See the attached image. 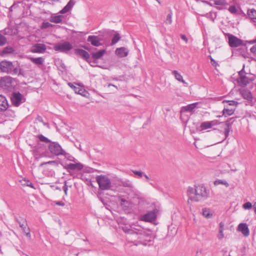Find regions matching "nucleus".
Instances as JSON below:
<instances>
[{"instance_id": "nucleus-40", "label": "nucleus", "mask_w": 256, "mask_h": 256, "mask_svg": "<svg viewBox=\"0 0 256 256\" xmlns=\"http://www.w3.org/2000/svg\"><path fill=\"white\" fill-rule=\"evenodd\" d=\"M6 42V38L5 36L0 34V46L5 44Z\"/></svg>"}, {"instance_id": "nucleus-28", "label": "nucleus", "mask_w": 256, "mask_h": 256, "mask_svg": "<svg viewBox=\"0 0 256 256\" xmlns=\"http://www.w3.org/2000/svg\"><path fill=\"white\" fill-rule=\"evenodd\" d=\"M30 60L32 62L36 65H42L44 61V59L42 57L30 58Z\"/></svg>"}, {"instance_id": "nucleus-14", "label": "nucleus", "mask_w": 256, "mask_h": 256, "mask_svg": "<svg viewBox=\"0 0 256 256\" xmlns=\"http://www.w3.org/2000/svg\"><path fill=\"white\" fill-rule=\"evenodd\" d=\"M74 52L76 56L82 58L88 62H89L88 60L90 58V55L86 51L82 49L76 48Z\"/></svg>"}, {"instance_id": "nucleus-54", "label": "nucleus", "mask_w": 256, "mask_h": 256, "mask_svg": "<svg viewBox=\"0 0 256 256\" xmlns=\"http://www.w3.org/2000/svg\"><path fill=\"white\" fill-rule=\"evenodd\" d=\"M180 37H181V38H182L183 40H184L186 42H188V38H186V36L185 35H184V34H182V35L180 36Z\"/></svg>"}, {"instance_id": "nucleus-46", "label": "nucleus", "mask_w": 256, "mask_h": 256, "mask_svg": "<svg viewBox=\"0 0 256 256\" xmlns=\"http://www.w3.org/2000/svg\"><path fill=\"white\" fill-rule=\"evenodd\" d=\"M224 230H219V234L218 235V238L220 240H222V238H224Z\"/></svg>"}, {"instance_id": "nucleus-21", "label": "nucleus", "mask_w": 256, "mask_h": 256, "mask_svg": "<svg viewBox=\"0 0 256 256\" xmlns=\"http://www.w3.org/2000/svg\"><path fill=\"white\" fill-rule=\"evenodd\" d=\"M197 104L198 103L195 102L188 104L185 106H182L181 108L180 113L182 114L185 112H192L194 108L196 107Z\"/></svg>"}, {"instance_id": "nucleus-17", "label": "nucleus", "mask_w": 256, "mask_h": 256, "mask_svg": "<svg viewBox=\"0 0 256 256\" xmlns=\"http://www.w3.org/2000/svg\"><path fill=\"white\" fill-rule=\"evenodd\" d=\"M87 41L95 46H98L102 45V44L100 42V38L98 36H89Z\"/></svg>"}, {"instance_id": "nucleus-24", "label": "nucleus", "mask_w": 256, "mask_h": 256, "mask_svg": "<svg viewBox=\"0 0 256 256\" xmlns=\"http://www.w3.org/2000/svg\"><path fill=\"white\" fill-rule=\"evenodd\" d=\"M16 221L18 223L20 226L22 228V231H25L28 228H27L26 220L24 218L20 217L19 218H16Z\"/></svg>"}, {"instance_id": "nucleus-9", "label": "nucleus", "mask_w": 256, "mask_h": 256, "mask_svg": "<svg viewBox=\"0 0 256 256\" xmlns=\"http://www.w3.org/2000/svg\"><path fill=\"white\" fill-rule=\"evenodd\" d=\"M11 100L14 106H18L24 102L25 100L22 98V96L20 92H17L13 93L11 97Z\"/></svg>"}, {"instance_id": "nucleus-29", "label": "nucleus", "mask_w": 256, "mask_h": 256, "mask_svg": "<svg viewBox=\"0 0 256 256\" xmlns=\"http://www.w3.org/2000/svg\"><path fill=\"white\" fill-rule=\"evenodd\" d=\"M68 85L74 90L76 94L82 95L83 92H84V88L76 87L71 82H68Z\"/></svg>"}, {"instance_id": "nucleus-55", "label": "nucleus", "mask_w": 256, "mask_h": 256, "mask_svg": "<svg viewBox=\"0 0 256 256\" xmlns=\"http://www.w3.org/2000/svg\"><path fill=\"white\" fill-rule=\"evenodd\" d=\"M220 230H224V224L223 222H220L219 224Z\"/></svg>"}, {"instance_id": "nucleus-12", "label": "nucleus", "mask_w": 256, "mask_h": 256, "mask_svg": "<svg viewBox=\"0 0 256 256\" xmlns=\"http://www.w3.org/2000/svg\"><path fill=\"white\" fill-rule=\"evenodd\" d=\"M46 49V46L44 44H36L31 48L30 52L32 53L43 54Z\"/></svg>"}, {"instance_id": "nucleus-63", "label": "nucleus", "mask_w": 256, "mask_h": 256, "mask_svg": "<svg viewBox=\"0 0 256 256\" xmlns=\"http://www.w3.org/2000/svg\"><path fill=\"white\" fill-rule=\"evenodd\" d=\"M62 68H65V66H64V64H62Z\"/></svg>"}, {"instance_id": "nucleus-41", "label": "nucleus", "mask_w": 256, "mask_h": 256, "mask_svg": "<svg viewBox=\"0 0 256 256\" xmlns=\"http://www.w3.org/2000/svg\"><path fill=\"white\" fill-rule=\"evenodd\" d=\"M228 10L231 14H234L237 12V10L234 6H231L228 8Z\"/></svg>"}, {"instance_id": "nucleus-26", "label": "nucleus", "mask_w": 256, "mask_h": 256, "mask_svg": "<svg viewBox=\"0 0 256 256\" xmlns=\"http://www.w3.org/2000/svg\"><path fill=\"white\" fill-rule=\"evenodd\" d=\"M106 52L105 50H100L96 52H94L92 54V58L94 60H98L102 57Z\"/></svg>"}, {"instance_id": "nucleus-20", "label": "nucleus", "mask_w": 256, "mask_h": 256, "mask_svg": "<svg viewBox=\"0 0 256 256\" xmlns=\"http://www.w3.org/2000/svg\"><path fill=\"white\" fill-rule=\"evenodd\" d=\"M128 50L124 47L117 48L116 50V54L119 57L123 58L128 56Z\"/></svg>"}, {"instance_id": "nucleus-60", "label": "nucleus", "mask_w": 256, "mask_h": 256, "mask_svg": "<svg viewBox=\"0 0 256 256\" xmlns=\"http://www.w3.org/2000/svg\"><path fill=\"white\" fill-rule=\"evenodd\" d=\"M250 44H255L256 43V38L255 40H251L250 42Z\"/></svg>"}, {"instance_id": "nucleus-5", "label": "nucleus", "mask_w": 256, "mask_h": 256, "mask_svg": "<svg viewBox=\"0 0 256 256\" xmlns=\"http://www.w3.org/2000/svg\"><path fill=\"white\" fill-rule=\"evenodd\" d=\"M96 178L100 190H106L111 189L112 187V182L107 176L101 174L97 176Z\"/></svg>"}, {"instance_id": "nucleus-58", "label": "nucleus", "mask_w": 256, "mask_h": 256, "mask_svg": "<svg viewBox=\"0 0 256 256\" xmlns=\"http://www.w3.org/2000/svg\"><path fill=\"white\" fill-rule=\"evenodd\" d=\"M143 176H144V178H146V180L147 181L149 180H150L149 177L146 174L144 173V175H143Z\"/></svg>"}, {"instance_id": "nucleus-3", "label": "nucleus", "mask_w": 256, "mask_h": 256, "mask_svg": "<svg viewBox=\"0 0 256 256\" xmlns=\"http://www.w3.org/2000/svg\"><path fill=\"white\" fill-rule=\"evenodd\" d=\"M224 104V108L222 110V116L226 117L232 116L234 112L238 102L236 100H223Z\"/></svg>"}, {"instance_id": "nucleus-36", "label": "nucleus", "mask_w": 256, "mask_h": 256, "mask_svg": "<svg viewBox=\"0 0 256 256\" xmlns=\"http://www.w3.org/2000/svg\"><path fill=\"white\" fill-rule=\"evenodd\" d=\"M202 215L206 218H210L212 216V214L210 213L209 209H203Z\"/></svg>"}, {"instance_id": "nucleus-22", "label": "nucleus", "mask_w": 256, "mask_h": 256, "mask_svg": "<svg viewBox=\"0 0 256 256\" xmlns=\"http://www.w3.org/2000/svg\"><path fill=\"white\" fill-rule=\"evenodd\" d=\"M11 84L10 78L5 76L1 78L0 80V86L2 88H6L8 87Z\"/></svg>"}, {"instance_id": "nucleus-44", "label": "nucleus", "mask_w": 256, "mask_h": 256, "mask_svg": "<svg viewBox=\"0 0 256 256\" xmlns=\"http://www.w3.org/2000/svg\"><path fill=\"white\" fill-rule=\"evenodd\" d=\"M242 207L246 210L250 209L252 207V204L250 202H246L243 204Z\"/></svg>"}, {"instance_id": "nucleus-11", "label": "nucleus", "mask_w": 256, "mask_h": 256, "mask_svg": "<svg viewBox=\"0 0 256 256\" xmlns=\"http://www.w3.org/2000/svg\"><path fill=\"white\" fill-rule=\"evenodd\" d=\"M228 44L232 48L238 47L242 44V40L236 36L228 34Z\"/></svg>"}, {"instance_id": "nucleus-30", "label": "nucleus", "mask_w": 256, "mask_h": 256, "mask_svg": "<svg viewBox=\"0 0 256 256\" xmlns=\"http://www.w3.org/2000/svg\"><path fill=\"white\" fill-rule=\"evenodd\" d=\"M62 16L61 15L52 16L50 20V22L54 23H60L62 21Z\"/></svg>"}, {"instance_id": "nucleus-8", "label": "nucleus", "mask_w": 256, "mask_h": 256, "mask_svg": "<svg viewBox=\"0 0 256 256\" xmlns=\"http://www.w3.org/2000/svg\"><path fill=\"white\" fill-rule=\"evenodd\" d=\"M245 66L244 64L243 68L241 70H240L238 74V82L240 86H246L250 82L249 78L247 77L246 74V72L244 70Z\"/></svg>"}, {"instance_id": "nucleus-38", "label": "nucleus", "mask_w": 256, "mask_h": 256, "mask_svg": "<svg viewBox=\"0 0 256 256\" xmlns=\"http://www.w3.org/2000/svg\"><path fill=\"white\" fill-rule=\"evenodd\" d=\"M200 128L202 130H206L211 128L210 122H204L201 124Z\"/></svg>"}, {"instance_id": "nucleus-27", "label": "nucleus", "mask_w": 256, "mask_h": 256, "mask_svg": "<svg viewBox=\"0 0 256 256\" xmlns=\"http://www.w3.org/2000/svg\"><path fill=\"white\" fill-rule=\"evenodd\" d=\"M172 74L174 76L175 78L178 82H182L186 86H188V83L184 80L182 76L177 70H173L172 72Z\"/></svg>"}, {"instance_id": "nucleus-23", "label": "nucleus", "mask_w": 256, "mask_h": 256, "mask_svg": "<svg viewBox=\"0 0 256 256\" xmlns=\"http://www.w3.org/2000/svg\"><path fill=\"white\" fill-rule=\"evenodd\" d=\"M74 0H70L67 4L60 11L62 14H66L70 10L75 4Z\"/></svg>"}, {"instance_id": "nucleus-57", "label": "nucleus", "mask_w": 256, "mask_h": 256, "mask_svg": "<svg viewBox=\"0 0 256 256\" xmlns=\"http://www.w3.org/2000/svg\"><path fill=\"white\" fill-rule=\"evenodd\" d=\"M56 204L60 206H64V203L63 202H56Z\"/></svg>"}, {"instance_id": "nucleus-15", "label": "nucleus", "mask_w": 256, "mask_h": 256, "mask_svg": "<svg viewBox=\"0 0 256 256\" xmlns=\"http://www.w3.org/2000/svg\"><path fill=\"white\" fill-rule=\"evenodd\" d=\"M120 186L128 188L129 190L132 192H135L136 188L133 184L132 182L130 180L127 179L120 180Z\"/></svg>"}, {"instance_id": "nucleus-16", "label": "nucleus", "mask_w": 256, "mask_h": 256, "mask_svg": "<svg viewBox=\"0 0 256 256\" xmlns=\"http://www.w3.org/2000/svg\"><path fill=\"white\" fill-rule=\"evenodd\" d=\"M84 168V166L80 162L76 164H70L65 166V168L68 170H80Z\"/></svg>"}, {"instance_id": "nucleus-45", "label": "nucleus", "mask_w": 256, "mask_h": 256, "mask_svg": "<svg viewBox=\"0 0 256 256\" xmlns=\"http://www.w3.org/2000/svg\"><path fill=\"white\" fill-rule=\"evenodd\" d=\"M24 180L25 182V183L24 184H25L28 186H30L32 188H34L32 183L29 180L24 179Z\"/></svg>"}, {"instance_id": "nucleus-4", "label": "nucleus", "mask_w": 256, "mask_h": 256, "mask_svg": "<svg viewBox=\"0 0 256 256\" xmlns=\"http://www.w3.org/2000/svg\"><path fill=\"white\" fill-rule=\"evenodd\" d=\"M0 70L2 72L12 75L17 74L19 70L18 68L14 67L12 62L7 60L0 62Z\"/></svg>"}, {"instance_id": "nucleus-6", "label": "nucleus", "mask_w": 256, "mask_h": 256, "mask_svg": "<svg viewBox=\"0 0 256 256\" xmlns=\"http://www.w3.org/2000/svg\"><path fill=\"white\" fill-rule=\"evenodd\" d=\"M48 149L52 154L56 156H62L64 154V150L57 142H52L48 146Z\"/></svg>"}, {"instance_id": "nucleus-62", "label": "nucleus", "mask_w": 256, "mask_h": 256, "mask_svg": "<svg viewBox=\"0 0 256 256\" xmlns=\"http://www.w3.org/2000/svg\"><path fill=\"white\" fill-rule=\"evenodd\" d=\"M82 47L84 48L85 50H89V48H88L87 46H82Z\"/></svg>"}, {"instance_id": "nucleus-48", "label": "nucleus", "mask_w": 256, "mask_h": 256, "mask_svg": "<svg viewBox=\"0 0 256 256\" xmlns=\"http://www.w3.org/2000/svg\"><path fill=\"white\" fill-rule=\"evenodd\" d=\"M210 56V61H211V64L214 66L216 67L217 66V65H218V63L214 59L212 58L211 56Z\"/></svg>"}, {"instance_id": "nucleus-47", "label": "nucleus", "mask_w": 256, "mask_h": 256, "mask_svg": "<svg viewBox=\"0 0 256 256\" xmlns=\"http://www.w3.org/2000/svg\"><path fill=\"white\" fill-rule=\"evenodd\" d=\"M110 87H113L114 88V90H112V92H116L118 90L117 86H116L114 84H110L108 85V88H110Z\"/></svg>"}, {"instance_id": "nucleus-52", "label": "nucleus", "mask_w": 256, "mask_h": 256, "mask_svg": "<svg viewBox=\"0 0 256 256\" xmlns=\"http://www.w3.org/2000/svg\"><path fill=\"white\" fill-rule=\"evenodd\" d=\"M250 51L253 54H256V44L250 48Z\"/></svg>"}, {"instance_id": "nucleus-2", "label": "nucleus", "mask_w": 256, "mask_h": 256, "mask_svg": "<svg viewBox=\"0 0 256 256\" xmlns=\"http://www.w3.org/2000/svg\"><path fill=\"white\" fill-rule=\"evenodd\" d=\"M188 197V202L190 200L200 202L207 199L209 196V190L203 185L195 186L194 188L188 187L187 190Z\"/></svg>"}, {"instance_id": "nucleus-42", "label": "nucleus", "mask_w": 256, "mask_h": 256, "mask_svg": "<svg viewBox=\"0 0 256 256\" xmlns=\"http://www.w3.org/2000/svg\"><path fill=\"white\" fill-rule=\"evenodd\" d=\"M52 24L48 22H44L42 24V28H47L52 26Z\"/></svg>"}, {"instance_id": "nucleus-1", "label": "nucleus", "mask_w": 256, "mask_h": 256, "mask_svg": "<svg viewBox=\"0 0 256 256\" xmlns=\"http://www.w3.org/2000/svg\"><path fill=\"white\" fill-rule=\"evenodd\" d=\"M123 230L127 234L128 240L136 245L142 244L146 245L148 242L152 241L151 232L140 226H134L130 228L125 227Z\"/></svg>"}, {"instance_id": "nucleus-59", "label": "nucleus", "mask_w": 256, "mask_h": 256, "mask_svg": "<svg viewBox=\"0 0 256 256\" xmlns=\"http://www.w3.org/2000/svg\"><path fill=\"white\" fill-rule=\"evenodd\" d=\"M253 208L254 209V212H255V214H256V202L254 204Z\"/></svg>"}, {"instance_id": "nucleus-10", "label": "nucleus", "mask_w": 256, "mask_h": 256, "mask_svg": "<svg viewBox=\"0 0 256 256\" xmlns=\"http://www.w3.org/2000/svg\"><path fill=\"white\" fill-rule=\"evenodd\" d=\"M72 48V44L68 42L59 44L54 46V49L56 51L64 52L70 51Z\"/></svg>"}, {"instance_id": "nucleus-43", "label": "nucleus", "mask_w": 256, "mask_h": 256, "mask_svg": "<svg viewBox=\"0 0 256 256\" xmlns=\"http://www.w3.org/2000/svg\"><path fill=\"white\" fill-rule=\"evenodd\" d=\"M132 172L138 176V178H142L144 175V172L141 171L132 170Z\"/></svg>"}, {"instance_id": "nucleus-56", "label": "nucleus", "mask_w": 256, "mask_h": 256, "mask_svg": "<svg viewBox=\"0 0 256 256\" xmlns=\"http://www.w3.org/2000/svg\"><path fill=\"white\" fill-rule=\"evenodd\" d=\"M36 120H37L39 122H44L42 117L40 116H37V118H36Z\"/></svg>"}, {"instance_id": "nucleus-51", "label": "nucleus", "mask_w": 256, "mask_h": 256, "mask_svg": "<svg viewBox=\"0 0 256 256\" xmlns=\"http://www.w3.org/2000/svg\"><path fill=\"white\" fill-rule=\"evenodd\" d=\"M52 163H56V161L52 160V161H48V162H42V163L40 164V166H42L44 165L48 164H52Z\"/></svg>"}, {"instance_id": "nucleus-33", "label": "nucleus", "mask_w": 256, "mask_h": 256, "mask_svg": "<svg viewBox=\"0 0 256 256\" xmlns=\"http://www.w3.org/2000/svg\"><path fill=\"white\" fill-rule=\"evenodd\" d=\"M64 154H62V156H65V158L68 160H70V161H71V162H76V160L74 157H73L72 156H71L69 154L66 153L65 151L64 152Z\"/></svg>"}, {"instance_id": "nucleus-53", "label": "nucleus", "mask_w": 256, "mask_h": 256, "mask_svg": "<svg viewBox=\"0 0 256 256\" xmlns=\"http://www.w3.org/2000/svg\"><path fill=\"white\" fill-rule=\"evenodd\" d=\"M86 182L87 185L92 186V187L94 186L92 185V182L90 179H86Z\"/></svg>"}, {"instance_id": "nucleus-32", "label": "nucleus", "mask_w": 256, "mask_h": 256, "mask_svg": "<svg viewBox=\"0 0 256 256\" xmlns=\"http://www.w3.org/2000/svg\"><path fill=\"white\" fill-rule=\"evenodd\" d=\"M37 137L38 138L39 140L42 142H44L48 143H48L50 144L52 142V141L50 140L48 138L44 136L42 134H39L37 136Z\"/></svg>"}, {"instance_id": "nucleus-18", "label": "nucleus", "mask_w": 256, "mask_h": 256, "mask_svg": "<svg viewBox=\"0 0 256 256\" xmlns=\"http://www.w3.org/2000/svg\"><path fill=\"white\" fill-rule=\"evenodd\" d=\"M8 104L6 98L0 94V111L4 112L8 108Z\"/></svg>"}, {"instance_id": "nucleus-37", "label": "nucleus", "mask_w": 256, "mask_h": 256, "mask_svg": "<svg viewBox=\"0 0 256 256\" xmlns=\"http://www.w3.org/2000/svg\"><path fill=\"white\" fill-rule=\"evenodd\" d=\"M172 11L170 10V13L166 16V18L165 20L166 24H170L172 23Z\"/></svg>"}, {"instance_id": "nucleus-39", "label": "nucleus", "mask_w": 256, "mask_h": 256, "mask_svg": "<svg viewBox=\"0 0 256 256\" xmlns=\"http://www.w3.org/2000/svg\"><path fill=\"white\" fill-rule=\"evenodd\" d=\"M214 4L216 6H224L226 4V0H214Z\"/></svg>"}, {"instance_id": "nucleus-31", "label": "nucleus", "mask_w": 256, "mask_h": 256, "mask_svg": "<svg viewBox=\"0 0 256 256\" xmlns=\"http://www.w3.org/2000/svg\"><path fill=\"white\" fill-rule=\"evenodd\" d=\"M247 14L249 18L252 20L256 19V10L254 8L248 9Z\"/></svg>"}, {"instance_id": "nucleus-34", "label": "nucleus", "mask_w": 256, "mask_h": 256, "mask_svg": "<svg viewBox=\"0 0 256 256\" xmlns=\"http://www.w3.org/2000/svg\"><path fill=\"white\" fill-rule=\"evenodd\" d=\"M120 38V34L118 32H116L112 40V44H116Z\"/></svg>"}, {"instance_id": "nucleus-61", "label": "nucleus", "mask_w": 256, "mask_h": 256, "mask_svg": "<svg viewBox=\"0 0 256 256\" xmlns=\"http://www.w3.org/2000/svg\"><path fill=\"white\" fill-rule=\"evenodd\" d=\"M42 123L43 124L44 126H46L47 127H48V122H42Z\"/></svg>"}, {"instance_id": "nucleus-25", "label": "nucleus", "mask_w": 256, "mask_h": 256, "mask_svg": "<svg viewBox=\"0 0 256 256\" xmlns=\"http://www.w3.org/2000/svg\"><path fill=\"white\" fill-rule=\"evenodd\" d=\"M241 95L244 98L248 100V101H252V96L251 92L248 90H243L240 92Z\"/></svg>"}, {"instance_id": "nucleus-7", "label": "nucleus", "mask_w": 256, "mask_h": 256, "mask_svg": "<svg viewBox=\"0 0 256 256\" xmlns=\"http://www.w3.org/2000/svg\"><path fill=\"white\" fill-rule=\"evenodd\" d=\"M233 118H230L229 120H227L223 123L222 122H220L218 120H215L212 121H210V123L211 127L214 126L218 125L220 124H224V134L225 136V138H226L228 135L230 131V129L231 128L232 124L230 122V120H232Z\"/></svg>"}, {"instance_id": "nucleus-49", "label": "nucleus", "mask_w": 256, "mask_h": 256, "mask_svg": "<svg viewBox=\"0 0 256 256\" xmlns=\"http://www.w3.org/2000/svg\"><path fill=\"white\" fill-rule=\"evenodd\" d=\"M23 232L26 234L27 237H30V234L29 228H28L26 230H25V231H23Z\"/></svg>"}, {"instance_id": "nucleus-35", "label": "nucleus", "mask_w": 256, "mask_h": 256, "mask_svg": "<svg viewBox=\"0 0 256 256\" xmlns=\"http://www.w3.org/2000/svg\"><path fill=\"white\" fill-rule=\"evenodd\" d=\"M14 52V48L11 46H6L2 50L3 54H12Z\"/></svg>"}, {"instance_id": "nucleus-50", "label": "nucleus", "mask_w": 256, "mask_h": 256, "mask_svg": "<svg viewBox=\"0 0 256 256\" xmlns=\"http://www.w3.org/2000/svg\"><path fill=\"white\" fill-rule=\"evenodd\" d=\"M63 189H64V192L66 196L67 192L68 190V186L66 185V182H64V186Z\"/></svg>"}, {"instance_id": "nucleus-19", "label": "nucleus", "mask_w": 256, "mask_h": 256, "mask_svg": "<svg viewBox=\"0 0 256 256\" xmlns=\"http://www.w3.org/2000/svg\"><path fill=\"white\" fill-rule=\"evenodd\" d=\"M238 230L244 236H248L250 234V231L248 225L246 223H241L238 224Z\"/></svg>"}, {"instance_id": "nucleus-64", "label": "nucleus", "mask_w": 256, "mask_h": 256, "mask_svg": "<svg viewBox=\"0 0 256 256\" xmlns=\"http://www.w3.org/2000/svg\"><path fill=\"white\" fill-rule=\"evenodd\" d=\"M219 182V183L224 184V182H223L222 181H221V182H220V181H219V182Z\"/></svg>"}, {"instance_id": "nucleus-13", "label": "nucleus", "mask_w": 256, "mask_h": 256, "mask_svg": "<svg viewBox=\"0 0 256 256\" xmlns=\"http://www.w3.org/2000/svg\"><path fill=\"white\" fill-rule=\"evenodd\" d=\"M156 214L154 211L148 212L141 216L140 220L144 222H150L154 220L156 218Z\"/></svg>"}]
</instances>
